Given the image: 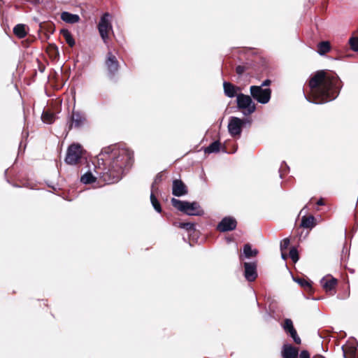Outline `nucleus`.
I'll return each instance as SVG.
<instances>
[{"label": "nucleus", "mask_w": 358, "mask_h": 358, "mask_svg": "<svg viewBox=\"0 0 358 358\" xmlns=\"http://www.w3.org/2000/svg\"><path fill=\"white\" fill-rule=\"evenodd\" d=\"M106 166H99L96 173L99 178L110 184L118 182L133 166L134 152L120 145H110L103 148L98 156Z\"/></svg>", "instance_id": "obj_1"}, {"label": "nucleus", "mask_w": 358, "mask_h": 358, "mask_svg": "<svg viewBox=\"0 0 358 358\" xmlns=\"http://www.w3.org/2000/svg\"><path fill=\"white\" fill-rule=\"evenodd\" d=\"M340 83L336 76H329L324 71H317L309 81L310 97L305 96L309 102L315 104L331 101L338 94Z\"/></svg>", "instance_id": "obj_2"}, {"label": "nucleus", "mask_w": 358, "mask_h": 358, "mask_svg": "<svg viewBox=\"0 0 358 358\" xmlns=\"http://www.w3.org/2000/svg\"><path fill=\"white\" fill-rule=\"evenodd\" d=\"M171 204L178 210L183 212L188 215L198 216L204 213L199 203L196 201L189 202L173 198L171 199Z\"/></svg>", "instance_id": "obj_3"}, {"label": "nucleus", "mask_w": 358, "mask_h": 358, "mask_svg": "<svg viewBox=\"0 0 358 358\" xmlns=\"http://www.w3.org/2000/svg\"><path fill=\"white\" fill-rule=\"evenodd\" d=\"M238 108L243 110L245 115H249L255 111L256 106L249 95L240 93L236 95Z\"/></svg>", "instance_id": "obj_4"}, {"label": "nucleus", "mask_w": 358, "mask_h": 358, "mask_svg": "<svg viewBox=\"0 0 358 358\" xmlns=\"http://www.w3.org/2000/svg\"><path fill=\"white\" fill-rule=\"evenodd\" d=\"M250 92L252 98L260 103L266 104L271 99L270 88H262V86L252 85L250 88Z\"/></svg>", "instance_id": "obj_5"}, {"label": "nucleus", "mask_w": 358, "mask_h": 358, "mask_svg": "<svg viewBox=\"0 0 358 358\" xmlns=\"http://www.w3.org/2000/svg\"><path fill=\"white\" fill-rule=\"evenodd\" d=\"M83 149L79 143H73L69 146L65 162L69 165H76L82 157Z\"/></svg>", "instance_id": "obj_6"}, {"label": "nucleus", "mask_w": 358, "mask_h": 358, "mask_svg": "<svg viewBox=\"0 0 358 358\" xmlns=\"http://www.w3.org/2000/svg\"><path fill=\"white\" fill-rule=\"evenodd\" d=\"M99 34L105 43H107L108 33L112 31V25L110 22V15L104 13L100 19L98 24Z\"/></svg>", "instance_id": "obj_7"}, {"label": "nucleus", "mask_w": 358, "mask_h": 358, "mask_svg": "<svg viewBox=\"0 0 358 358\" xmlns=\"http://www.w3.org/2000/svg\"><path fill=\"white\" fill-rule=\"evenodd\" d=\"M105 65L108 76L113 78L119 70V62L116 57L111 52H108L106 55Z\"/></svg>", "instance_id": "obj_8"}, {"label": "nucleus", "mask_w": 358, "mask_h": 358, "mask_svg": "<svg viewBox=\"0 0 358 358\" xmlns=\"http://www.w3.org/2000/svg\"><path fill=\"white\" fill-rule=\"evenodd\" d=\"M236 220L232 217H224L217 225V229L222 232L232 231L236 227Z\"/></svg>", "instance_id": "obj_9"}, {"label": "nucleus", "mask_w": 358, "mask_h": 358, "mask_svg": "<svg viewBox=\"0 0 358 358\" xmlns=\"http://www.w3.org/2000/svg\"><path fill=\"white\" fill-rule=\"evenodd\" d=\"M244 276L249 282L254 281L257 277V264L255 262L244 263Z\"/></svg>", "instance_id": "obj_10"}, {"label": "nucleus", "mask_w": 358, "mask_h": 358, "mask_svg": "<svg viewBox=\"0 0 358 358\" xmlns=\"http://www.w3.org/2000/svg\"><path fill=\"white\" fill-rule=\"evenodd\" d=\"M320 284L326 292L334 294L336 285H337V280L333 277H324L321 279Z\"/></svg>", "instance_id": "obj_11"}, {"label": "nucleus", "mask_w": 358, "mask_h": 358, "mask_svg": "<svg viewBox=\"0 0 358 358\" xmlns=\"http://www.w3.org/2000/svg\"><path fill=\"white\" fill-rule=\"evenodd\" d=\"M187 193V187L180 180L173 181L172 194L176 196H182Z\"/></svg>", "instance_id": "obj_12"}, {"label": "nucleus", "mask_w": 358, "mask_h": 358, "mask_svg": "<svg viewBox=\"0 0 358 358\" xmlns=\"http://www.w3.org/2000/svg\"><path fill=\"white\" fill-rule=\"evenodd\" d=\"M243 123V121L241 119L238 117H233L228 124V129L230 134H241L242 131L241 127Z\"/></svg>", "instance_id": "obj_13"}, {"label": "nucleus", "mask_w": 358, "mask_h": 358, "mask_svg": "<svg viewBox=\"0 0 358 358\" xmlns=\"http://www.w3.org/2000/svg\"><path fill=\"white\" fill-rule=\"evenodd\" d=\"M282 356L283 358H298V348L290 344H284L282 349Z\"/></svg>", "instance_id": "obj_14"}, {"label": "nucleus", "mask_w": 358, "mask_h": 358, "mask_svg": "<svg viewBox=\"0 0 358 358\" xmlns=\"http://www.w3.org/2000/svg\"><path fill=\"white\" fill-rule=\"evenodd\" d=\"M85 121V116L83 113L80 111H73L70 127H80L84 124Z\"/></svg>", "instance_id": "obj_15"}, {"label": "nucleus", "mask_w": 358, "mask_h": 358, "mask_svg": "<svg viewBox=\"0 0 358 358\" xmlns=\"http://www.w3.org/2000/svg\"><path fill=\"white\" fill-rule=\"evenodd\" d=\"M61 19L66 23L75 24L79 22L80 17L78 15L64 11L61 13Z\"/></svg>", "instance_id": "obj_16"}, {"label": "nucleus", "mask_w": 358, "mask_h": 358, "mask_svg": "<svg viewBox=\"0 0 358 358\" xmlns=\"http://www.w3.org/2000/svg\"><path fill=\"white\" fill-rule=\"evenodd\" d=\"M224 92L227 96L233 98L236 94V88L234 85L228 82H224L223 83Z\"/></svg>", "instance_id": "obj_17"}, {"label": "nucleus", "mask_w": 358, "mask_h": 358, "mask_svg": "<svg viewBox=\"0 0 358 358\" xmlns=\"http://www.w3.org/2000/svg\"><path fill=\"white\" fill-rule=\"evenodd\" d=\"M331 50V45L328 41H322L317 45V53L320 55H324L329 52Z\"/></svg>", "instance_id": "obj_18"}, {"label": "nucleus", "mask_w": 358, "mask_h": 358, "mask_svg": "<svg viewBox=\"0 0 358 358\" xmlns=\"http://www.w3.org/2000/svg\"><path fill=\"white\" fill-rule=\"evenodd\" d=\"M301 226L303 228H313L315 226V217L313 215L303 217Z\"/></svg>", "instance_id": "obj_19"}, {"label": "nucleus", "mask_w": 358, "mask_h": 358, "mask_svg": "<svg viewBox=\"0 0 358 358\" xmlns=\"http://www.w3.org/2000/svg\"><path fill=\"white\" fill-rule=\"evenodd\" d=\"M14 34L19 38H22L26 36L27 31L25 30V25L18 24L13 28Z\"/></svg>", "instance_id": "obj_20"}, {"label": "nucleus", "mask_w": 358, "mask_h": 358, "mask_svg": "<svg viewBox=\"0 0 358 358\" xmlns=\"http://www.w3.org/2000/svg\"><path fill=\"white\" fill-rule=\"evenodd\" d=\"M220 143L219 141H215L212 143H210L208 147H206L204 150L206 153H213L217 152L220 150Z\"/></svg>", "instance_id": "obj_21"}, {"label": "nucleus", "mask_w": 358, "mask_h": 358, "mask_svg": "<svg viewBox=\"0 0 358 358\" xmlns=\"http://www.w3.org/2000/svg\"><path fill=\"white\" fill-rule=\"evenodd\" d=\"M150 201H151V203H152L153 208H155V210L157 212L160 213L162 211V208H161V206H160L157 199L156 198V196L154 194V185H152V191H151V194H150Z\"/></svg>", "instance_id": "obj_22"}, {"label": "nucleus", "mask_w": 358, "mask_h": 358, "mask_svg": "<svg viewBox=\"0 0 358 358\" xmlns=\"http://www.w3.org/2000/svg\"><path fill=\"white\" fill-rule=\"evenodd\" d=\"M343 357L344 358H352L357 354V350L355 347H343Z\"/></svg>", "instance_id": "obj_23"}, {"label": "nucleus", "mask_w": 358, "mask_h": 358, "mask_svg": "<svg viewBox=\"0 0 358 358\" xmlns=\"http://www.w3.org/2000/svg\"><path fill=\"white\" fill-rule=\"evenodd\" d=\"M41 119L44 123L52 124L55 120V115L50 111H43Z\"/></svg>", "instance_id": "obj_24"}, {"label": "nucleus", "mask_w": 358, "mask_h": 358, "mask_svg": "<svg viewBox=\"0 0 358 358\" xmlns=\"http://www.w3.org/2000/svg\"><path fill=\"white\" fill-rule=\"evenodd\" d=\"M96 178L91 172H87L81 176L80 181L83 184H91L95 181Z\"/></svg>", "instance_id": "obj_25"}, {"label": "nucleus", "mask_w": 358, "mask_h": 358, "mask_svg": "<svg viewBox=\"0 0 358 358\" xmlns=\"http://www.w3.org/2000/svg\"><path fill=\"white\" fill-rule=\"evenodd\" d=\"M61 33L63 35L64 38H65L66 43L70 47L74 46L75 40L73 38L71 34L68 30H62Z\"/></svg>", "instance_id": "obj_26"}, {"label": "nucleus", "mask_w": 358, "mask_h": 358, "mask_svg": "<svg viewBox=\"0 0 358 358\" xmlns=\"http://www.w3.org/2000/svg\"><path fill=\"white\" fill-rule=\"evenodd\" d=\"M257 254V250H252L250 245L245 244L243 247V255L246 258L254 257Z\"/></svg>", "instance_id": "obj_27"}, {"label": "nucleus", "mask_w": 358, "mask_h": 358, "mask_svg": "<svg viewBox=\"0 0 358 358\" xmlns=\"http://www.w3.org/2000/svg\"><path fill=\"white\" fill-rule=\"evenodd\" d=\"M178 227L182 229H185L188 231H194L195 225L192 222H180Z\"/></svg>", "instance_id": "obj_28"}, {"label": "nucleus", "mask_w": 358, "mask_h": 358, "mask_svg": "<svg viewBox=\"0 0 358 358\" xmlns=\"http://www.w3.org/2000/svg\"><path fill=\"white\" fill-rule=\"evenodd\" d=\"M289 255V257L292 259V260L294 263H296L299 259L298 251H297L296 248L294 247H293L290 249Z\"/></svg>", "instance_id": "obj_29"}, {"label": "nucleus", "mask_w": 358, "mask_h": 358, "mask_svg": "<svg viewBox=\"0 0 358 358\" xmlns=\"http://www.w3.org/2000/svg\"><path fill=\"white\" fill-rule=\"evenodd\" d=\"M283 328L287 333L294 329L292 321L290 319H286L284 322Z\"/></svg>", "instance_id": "obj_30"}, {"label": "nucleus", "mask_w": 358, "mask_h": 358, "mask_svg": "<svg viewBox=\"0 0 358 358\" xmlns=\"http://www.w3.org/2000/svg\"><path fill=\"white\" fill-rule=\"evenodd\" d=\"M352 50L358 52V37H352L349 40Z\"/></svg>", "instance_id": "obj_31"}, {"label": "nucleus", "mask_w": 358, "mask_h": 358, "mask_svg": "<svg viewBox=\"0 0 358 358\" xmlns=\"http://www.w3.org/2000/svg\"><path fill=\"white\" fill-rule=\"evenodd\" d=\"M288 334H289L290 336L292 338V339L296 344L301 343V338L298 336L297 332L295 329H292L291 331L288 332Z\"/></svg>", "instance_id": "obj_32"}, {"label": "nucleus", "mask_w": 358, "mask_h": 358, "mask_svg": "<svg viewBox=\"0 0 358 358\" xmlns=\"http://www.w3.org/2000/svg\"><path fill=\"white\" fill-rule=\"evenodd\" d=\"M294 280L304 288L310 287V283L303 278H297L295 279Z\"/></svg>", "instance_id": "obj_33"}, {"label": "nucleus", "mask_w": 358, "mask_h": 358, "mask_svg": "<svg viewBox=\"0 0 358 358\" xmlns=\"http://www.w3.org/2000/svg\"><path fill=\"white\" fill-rule=\"evenodd\" d=\"M289 239L288 238H284L281 243H280V250L281 251H284L285 250H286L289 245Z\"/></svg>", "instance_id": "obj_34"}, {"label": "nucleus", "mask_w": 358, "mask_h": 358, "mask_svg": "<svg viewBox=\"0 0 358 358\" xmlns=\"http://www.w3.org/2000/svg\"><path fill=\"white\" fill-rule=\"evenodd\" d=\"M245 70V67L243 66H241V65L236 66V72L239 76H241L244 73Z\"/></svg>", "instance_id": "obj_35"}, {"label": "nucleus", "mask_w": 358, "mask_h": 358, "mask_svg": "<svg viewBox=\"0 0 358 358\" xmlns=\"http://www.w3.org/2000/svg\"><path fill=\"white\" fill-rule=\"evenodd\" d=\"M299 358H310V354L307 350H302L299 355Z\"/></svg>", "instance_id": "obj_36"}, {"label": "nucleus", "mask_w": 358, "mask_h": 358, "mask_svg": "<svg viewBox=\"0 0 358 358\" xmlns=\"http://www.w3.org/2000/svg\"><path fill=\"white\" fill-rule=\"evenodd\" d=\"M271 80L268 79L265 80L260 86H262V88L265 86H268L271 84Z\"/></svg>", "instance_id": "obj_37"}, {"label": "nucleus", "mask_w": 358, "mask_h": 358, "mask_svg": "<svg viewBox=\"0 0 358 358\" xmlns=\"http://www.w3.org/2000/svg\"><path fill=\"white\" fill-rule=\"evenodd\" d=\"M222 151L225 152H229V151L227 150V145H226L225 143H224V145H223Z\"/></svg>", "instance_id": "obj_38"}, {"label": "nucleus", "mask_w": 358, "mask_h": 358, "mask_svg": "<svg viewBox=\"0 0 358 358\" xmlns=\"http://www.w3.org/2000/svg\"><path fill=\"white\" fill-rule=\"evenodd\" d=\"M281 257L283 259H286L287 257V255L283 251H282Z\"/></svg>", "instance_id": "obj_39"}, {"label": "nucleus", "mask_w": 358, "mask_h": 358, "mask_svg": "<svg viewBox=\"0 0 358 358\" xmlns=\"http://www.w3.org/2000/svg\"><path fill=\"white\" fill-rule=\"evenodd\" d=\"M317 204L319 205V206H322V205H324V203L322 201V199H320L317 202Z\"/></svg>", "instance_id": "obj_40"}, {"label": "nucleus", "mask_w": 358, "mask_h": 358, "mask_svg": "<svg viewBox=\"0 0 358 358\" xmlns=\"http://www.w3.org/2000/svg\"><path fill=\"white\" fill-rule=\"evenodd\" d=\"M34 3H39V0H34Z\"/></svg>", "instance_id": "obj_41"}]
</instances>
